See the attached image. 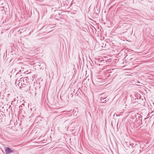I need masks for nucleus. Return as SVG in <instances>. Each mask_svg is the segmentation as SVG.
<instances>
[{
  "instance_id": "nucleus-18",
  "label": "nucleus",
  "mask_w": 154,
  "mask_h": 154,
  "mask_svg": "<svg viewBox=\"0 0 154 154\" xmlns=\"http://www.w3.org/2000/svg\"><path fill=\"white\" fill-rule=\"evenodd\" d=\"M116 116H120V115H117L116 114Z\"/></svg>"
},
{
  "instance_id": "nucleus-13",
  "label": "nucleus",
  "mask_w": 154,
  "mask_h": 154,
  "mask_svg": "<svg viewBox=\"0 0 154 154\" xmlns=\"http://www.w3.org/2000/svg\"><path fill=\"white\" fill-rule=\"evenodd\" d=\"M72 109H68V112H71L72 111Z\"/></svg>"
},
{
  "instance_id": "nucleus-15",
  "label": "nucleus",
  "mask_w": 154,
  "mask_h": 154,
  "mask_svg": "<svg viewBox=\"0 0 154 154\" xmlns=\"http://www.w3.org/2000/svg\"><path fill=\"white\" fill-rule=\"evenodd\" d=\"M19 74V73H17L16 74V76H17V75Z\"/></svg>"
},
{
  "instance_id": "nucleus-23",
  "label": "nucleus",
  "mask_w": 154,
  "mask_h": 154,
  "mask_svg": "<svg viewBox=\"0 0 154 154\" xmlns=\"http://www.w3.org/2000/svg\"><path fill=\"white\" fill-rule=\"evenodd\" d=\"M69 147H70V148H71V146H69Z\"/></svg>"
},
{
  "instance_id": "nucleus-8",
  "label": "nucleus",
  "mask_w": 154,
  "mask_h": 154,
  "mask_svg": "<svg viewBox=\"0 0 154 154\" xmlns=\"http://www.w3.org/2000/svg\"><path fill=\"white\" fill-rule=\"evenodd\" d=\"M136 114H134L132 115L131 117V118L133 120V121H134L135 120V118H136Z\"/></svg>"
},
{
  "instance_id": "nucleus-9",
  "label": "nucleus",
  "mask_w": 154,
  "mask_h": 154,
  "mask_svg": "<svg viewBox=\"0 0 154 154\" xmlns=\"http://www.w3.org/2000/svg\"><path fill=\"white\" fill-rule=\"evenodd\" d=\"M138 100V98L136 97V96L135 95L134 97H133L131 98V102H132L134 100Z\"/></svg>"
},
{
  "instance_id": "nucleus-10",
  "label": "nucleus",
  "mask_w": 154,
  "mask_h": 154,
  "mask_svg": "<svg viewBox=\"0 0 154 154\" xmlns=\"http://www.w3.org/2000/svg\"><path fill=\"white\" fill-rule=\"evenodd\" d=\"M20 85H21L22 87H21V86L20 87V89H21V88H23L24 87H25V86H26L27 85H26L25 84V83H21Z\"/></svg>"
},
{
  "instance_id": "nucleus-24",
  "label": "nucleus",
  "mask_w": 154,
  "mask_h": 154,
  "mask_svg": "<svg viewBox=\"0 0 154 154\" xmlns=\"http://www.w3.org/2000/svg\"><path fill=\"white\" fill-rule=\"evenodd\" d=\"M71 88H72V87H71L70 88V90L71 89Z\"/></svg>"
},
{
  "instance_id": "nucleus-6",
  "label": "nucleus",
  "mask_w": 154,
  "mask_h": 154,
  "mask_svg": "<svg viewBox=\"0 0 154 154\" xmlns=\"http://www.w3.org/2000/svg\"><path fill=\"white\" fill-rule=\"evenodd\" d=\"M27 78H26V77L23 78L22 77L20 79V80H18V81L19 82V81H20L21 82L23 81V83H27Z\"/></svg>"
},
{
  "instance_id": "nucleus-25",
  "label": "nucleus",
  "mask_w": 154,
  "mask_h": 154,
  "mask_svg": "<svg viewBox=\"0 0 154 154\" xmlns=\"http://www.w3.org/2000/svg\"><path fill=\"white\" fill-rule=\"evenodd\" d=\"M69 88H68V90L69 89Z\"/></svg>"
},
{
  "instance_id": "nucleus-26",
  "label": "nucleus",
  "mask_w": 154,
  "mask_h": 154,
  "mask_svg": "<svg viewBox=\"0 0 154 154\" xmlns=\"http://www.w3.org/2000/svg\"><path fill=\"white\" fill-rule=\"evenodd\" d=\"M139 151H140H140H141L140 150Z\"/></svg>"
},
{
  "instance_id": "nucleus-30",
  "label": "nucleus",
  "mask_w": 154,
  "mask_h": 154,
  "mask_svg": "<svg viewBox=\"0 0 154 154\" xmlns=\"http://www.w3.org/2000/svg\"><path fill=\"white\" fill-rule=\"evenodd\" d=\"M14 100H15V99H14Z\"/></svg>"
},
{
  "instance_id": "nucleus-2",
  "label": "nucleus",
  "mask_w": 154,
  "mask_h": 154,
  "mask_svg": "<svg viewBox=\"0 0 154 154\" xmlns=\"http://www.w3.org/2000/svg\"><path fill=\"white\" fill-rule=\"evenodd\" d=\"M130 146H129V148L130 149H134L132 152H135V150L136 151L138 150L139 147L138 146V144L135 143H131V144H130Z\"/></svg>"
},
{
  "instance_id": "nucleus-21",
  "label": "nucleus",
  "mask_w": 154,
  "mask_h": 154,
  "mask_svg": "<svg viewBox=\"0 0 154 154\" xmlns=\"http://www.w3.org/2000/svg\"><path fill=\"white\" fill-rule=\"evenodd\" d=\"M72 75H71V78H72Z\"/></svg>"
},
{
  "instance_id": "nucleus-4",
  "label": "nucleus",
  "mask_w": 154,
  "mask_h": 154,
  "mask_svg": "<svg viewBox=\"0 0 154 154\" xmlns=\"http://www.w3.org/2000/svg\"><path fill=\"white\" fill-rule=\"evenodd\" d=\"M126 55L125 57H128L127 60H131L134 59V55H129L128 54H126Z\"/></svg>"
},
{
  "instance_id": "nucleus-14",
  "label": "nucleus",
  "mask_w": 154,
  "mask_h": 154,
  "mask_svg": "<svg viewBox=\"0 0 154 154\" xmlns=\"http://www.w3.org/2000/svg\"><path fill=\"white\" fill-rule=\"evenodd\" d=\"M73 94L72 93L71 94H70V95H71V97H72L73 96Z\"/></svg>"
},
{
  "instance_id": "nucleus-11",
  "label": "nucleus",
  "mask_w": 154,
  "mask_h": 154,
  "mask_svg": "<svg viewBox=\"0 0 154 154\" xmlns=\"http://www.w3.org/2000/svg\"><path fill=\"white\" fill-rule=\"evenodd\" d=\"M106 98H103L101 97L100 98V100L101 101V102L104 103V102L106 101Z\"/></svg>"
},
{
  "instance_id": "nucleus-19",
  "label": "nucleus",
  "mask_w": 154,
  "mask_h": 154,
  "mask_svg": "<svg viewBox=\"0 0 154 154\" xmlns=\"http://www.w3.org/2000/svg\"><path fill=\"white\" fill-rule=\"evenodd\" d=\"M69 153L70 154H71L68 151V154H69Z\"/></svg>"
},
{
  "instance_id": "nucleus-28",
  "label": "nucleus",
  "mask_w": 154,
  "mask_h": 154,
  "mask_svg": "<svg viewBox=\"0 0 154 154\" xmlns=\"http://www.w3.org/2000/svg\"><path fill=\"white\" fill-rule=\"evenodd\" d=\"M9 94H8V96H9Z\"/></svg>"
},
{
  "instance_id": "nucleus-16",
  "label": "nucleus",
  "mask_w": 154,
  "mask_h": 154,
  "mask_svg": "<svg viewBox=\"0 0 154 154\" xmlns=\"http://www.w3.org/2000/svg\"><path fill=\"white\" fill-rule=\"evenodd\" d=\"M20 82H19V83L18 84V86H20Z\"/></svg>"
},
{
  "instance_id": "nucleus-17",
  "label": "nucleus",
  "mask_w": 154,
  "mask_h": 154,
  "mask_svg": "<svg viewBox=\"0 0 154 154\" xmlns=\"http://www.w3.org/2000/svg\"><path fill=\"white\" fill-rule=\"evenodd\" d=\"M18 80V79H16V83L15 84H16V82L17 81V80Z\"/></svg>"
},
{
  "instance_id": "nucleus-27",
  "label": "nucleus",
  "mask_w": 154,
  "mask_h": 154,
  "mask_svg": "<svg viewBox=\"0 0 154 154\" xmlns=\"http://www.w3.org/2000/svg\"><path fill=\"white\" fill-rule=\"evenodd\" d=\"M68 149H69V147H68Z\"/></svg>"
},
{
  "instance_id": "nucleus-12",
  "label": "nucleus",
  "mask_w": 154,
  "mask_h": 154,
  "mask_svg": "<svg viewBox=\"0 0 154 154\" xmlns=\"http://www.w3.org/2000/svg\"><path fill=\"white\" fill-rule=\"evenodd\" d=\"M68 117H69V116H72V114H70V113H68Z\"/></svg>"
},
{
  "instance_id": "nucleus-3",
  "label": "nucleus",
  "mask_w": 154,
  "mask_h": 154,
  "mask_svg": "<svg viewBox=\"0 0 154 154\" xmlns=\"http://www.w3.org/2000/svg\"><path fill=\"white\" fill-rule=\"evenodd\" d=\"M5 152L6 154H11V153L14 152V151L12 150L11 149L8 147L6 148L5 149Z\"/></svg>"
},
{
  "instance_id": "nucleus-29",
  "label": "nucleus",
  "mask_w": 154,
  "mask_h": 154,
  "mask_svg": "<svg viewBox=\"0 0 154 154\" xmlns=\"http://www.w3.org/2000/svg\"><path fill=\"white\" fill-rule=\"evenodd\" d=\"M9 94H8V96H9Z\"/></svg>"
},
{
  "instance_id": "nucleus-20",
  "label": "nucleus",
  "mask_w": 154,
  "mask_h": 154,
  "mask_svg": "<svg viewBox=\"0 0 154 154\" xmlns=\"http://www.w3.org/2000/svg\"><path fill=\"white\" fill-rule=\"evenodd\" d=\"M50 26V25H48V27H49Z\"/></svg>"
},
{
  "instance_id": "nucleus-1",
  "label": "nucleus",
  "mask_w": 154,
  "mask_h": 154,
  "mask_svg": "<svg viewBox=\"0 0 154 154\" xmlns=\"http://www.w3.org/2000/svg\"><path fill=\"white\" fill-rule=\"evenodd\" d=\"M142 116L140 114L137 113L136 118L134 121V122H135L136 124H140V125H141L142 124Z\"/></svg>"
},
{
  "instance_id": "nucleus-5",
  "label": "nucleus",
  "mask_w": 154,
  "mask_h": 154,
  "mask_svg": "<svg viewBox=\"0 0 154 154\" xmlns=\"http://www.w3.org/2000/svg\"><path fill=\"white\" fill-rule=\"evenodd\" d=\"M23 90L25 92L28 91H29L30 87L27 84V85L24 87Z\"/></svg>"
},
{
  "instance_id": "nucleus-7",
  "label": "nucleus",
  "mask_w": 154,
  "mask_h": 154,
  "mask_svg": "<svg viewBox=\"0 0 154 154\" xmlns=\"http://www.w3.org/2000/svg\"><path fill=\"white\" fill-rule=\"evenodd\" d=\"M25 106V104L24 103L22 104L21 106H19V110H22L23 109L24 107Z\"/></svg>"
},
{
  "instance_id": "nucleus-31",
  "label": "nucleus",
  "mask_w": 154,
  "mask_h": 154,
  "mask_svg": "<svg viewBox=\"0 0 154 154\" xmlns=\"http://www.w3.org/2000/svg\"><path fill=\"white\" fill-rule=\"evenodd\" d=\"M73 89H72V90H71V91H72V90H73Z\"/></svg>"
},
{
  "instance_id": "nucleus-22",
  "label": "nucleus",
  "mask_w": 154,
  "mask_h": 154,
  "mask_svg": "<svg viewBox=\"0 0 154 154\" xmlns=\"http://www.w3.org/2000/svg\"><path fill=\"white\" fill-rule=\"evenodd\" d=\"M69 11H68V13H69Z\"/></svg>"
}]
</instances>
